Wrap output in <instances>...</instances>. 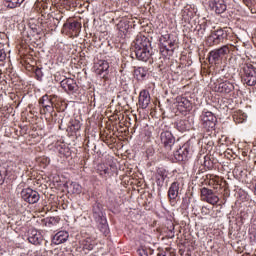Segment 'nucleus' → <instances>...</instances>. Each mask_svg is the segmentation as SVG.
Returning a JSON list of instances; mask_svg holds the SVG:
<instances>
[{
	"mask_svg": "<svg viewBox=\"0 0 256 256\" xmlns=\"http://www.w3.org/2000/svg\"><path fill=\"white\" fill-rule=\"evenodd\" d=\"M229 39V33H227V30L220 28L214 32H211V34L208 36V43L210 47H213L214 45H221V43H225Z\"/></svg>",
	"mask_w": 256,
	"mask_h": 256,
	"instance_id": "obj_1",
	"label": "nucleus"
},
{
	"mask_svg": "<svg viewBox=\"0 0 256 256\" xmlns=\"http://www.w3.org/2000/svg\"><path fill=\"white\" fill-rule=\"evenodd\" d=\"M242 81L248 87H255L256 85V68L252 64H245L243 66Z\"/></svg>",
	"mask_w": 256,
	"mask_h": 256,
	"instance_id": "obj_2",
	"label": "nucleus"
},
{
	"mask_svg": "<svg viewBox=\"0 0 256 256\" xmlns=\"http://www.w3.org/2000/svg\"><path fill=\"white\" fill-rule=\"evenodd\" d=\"M40 113L41 115H47V113H53L55 111V102L53 101V97L45 94L39 99Z\"/></svg>",
	"mask_w": 256,
	"mask_h": 256,
	"instance_id": "obj_3",
	"label": "nucleus"
},
{
	"mask_svg": "<svg viewBox=\"0 0 256 256\" xmlns=\"http://www.w3.org/2000/svg\"><path fill=\"white\" fill-rule=\"evenodd\" d=\"M202 126L206 131H211L215 129V125H217V117L211 111L204 110L201 115Z\"/></svg>",
	"mask_w": 256,
	"mask_h": 256,
	"instance_id": "obj_4",
	"label": "nucleus"
},
{
	"mask_svg": "<svg viewBox=\"0 0 256 256\" xmlns=\"http://www.w3.org/2000/svg\"><path fill=\"white\" fill-rule=\"evenodd\" d=\"M230 52L231 50L229 49V45H224L218 49H214L209 52V62L218 63V61H221L225 55H229Z\"/></svg>",
	"mask_w": 256,
	"mask_h": 256,
	"instance_id": "obj_5",
	"label": "nucleus"
},
{
	"mask_svg": "<svg viewBox=\"0 0 256 256\" xmlns=\"http://www.w3.org/2000/svg\"><path fill=\"white\" fill-rule=\"evenodd\" d=\"M200 197L201 201H204L205 203H209V205H217L219 203L220 199L219 196L215 195V192H213L212 189H209L207 187H203L200 190Z\"/></svg>",
	"mask_w": 256,
	"mask_h": 256,
	"instance_id": "obj_6",
	"label": "nucleus"
},
{
	"mask_svg": "<svg viewBox=\"0 0 256 256\" xmlns=\"http://www.w3.org/2000/svg\"><path fill=\"white\" fill-rule=\"evenodd\" d=\"M160 140L168 153H170V151H173L177 147V143H175V137L169 131L162 132L160 134Z\"/></svg>",
	"mask_w": 256,
	"mask_h": 256,
	"instance_id": "obj_7",
	"label": "nucleus"
},
{
	"mask_svg": "<svg viewBox=\"0 0 256 256\" xmlns=\"http://www.w3.org/2000/svg\"><path fill=\"white\" fill-rule=\"evenodd\" d=\"M21 197L26 203H29L30 205H35V203H38L39 199H41L39 192L31 188L23 189L21 191Z\"/></svg>",
	"mask_w": 256,
	"mask_h": 256,
	"instance_id": "obj_8",
	"label": "nucleus"
},
{
	"mask_svg": "<svg viewBox=\"0 0 256 256\" xmlns=\"http://www.w3.org/2000/svg\"><path fill=\"white\" fill-rule=\"evenodd\" d=\"M208 7L210 11H214L216 15H221L227 11V3H225V0H209Z\"/></svg>",
	"mask_w": 256,
	"mask_h": 256,
	"instance_id": "obj_9",
	"label": "nucleus"
},
{
	"mask_svg": "<svg viewBox=\"0 0 256 256\" xmlns=\"http://www.w3.org/2000/svg\"><path fill=\"white\" fill-rule=\"evenodd\" d=\"M173 155L176 161H185L189 156V146L184 145L179 147V145L176 144V148L173 149Z\"/></svg>",
	"mask_w": 256,
	"mask_h": 256,
	"instance_id": "obj_10",
	"label": "nucleus"
},
{
	"mask_svg": "<svg viewBox=\"0 0 256 256\" xmlns=\"http://www.w3.org/2000/svg\"><path fill=\"white\" fill-rule=\"evenodd\" d=\"M235 90V85L229 81L220 82L215 84L214 91L216 93H223L224 95H228Z\"/></svg>",
	"mask_w": 256,
	"mask_h": 256,
	"instance_id": "obj_11",
	"label": "nucleus"
},
{
	"mask_svg": "<svg viewBox=\"0 0 256 256\" xmlns=\"http://www.w3.org/2000/svg\"><path fill=\"white\" fill-rule=\"evenodd\" d=\"M60 86L66 93H76L77 89H79V86L77 85V82L75 79L72 78H66L60 82Z\"/></svg>",
	"mask_w": 256,
	"mask_h": 256,
	"instance_id": "obj_12",
	"label": "nucleus"
},
{
	"mask_svg": "<svg viewBox=\"0 0 256 256\" xmlns=\"http://www.w3.org/2000/svg\"><path fill=\"white\" fill-rule=\"evenodd\" d=\"M151 49V42L145 36H137L134 41V50Z\"/></svg>",
	"mask_w": 256,
	"mask_h": 256,
	"instance_id": "obj_13",
	"label": "nucleus"
},
{
	"mask_svg": "<svg viewBox=\"0 0 256 256\" xmlns=\"http://www.w3.org/2000/svg\"><path fill=\"white\" fill-rule=\"evenodd\" d=\"M96 67V74L100 75L102 79H107V75H109V62L100 60Z\"/></svg>",
	"mask_w": 256,
	"mask_h": 256,
	"instance_id": "obj_14",
	"label": "nucleus"
},
{
	"mask_svg": "<svg viewBox=\"0 0 256 256\" xmlns=\"http://www.w3.org/2000/svg\"><path fill=\"white\" fill-rule=\"evenodd\" d=\"M138 103L141 109H147L149 107V104L151 103V95L149 94V91L142 90L140 92Z\"/></svg>",
	"mask_w": 256,
	"mask_h": 256,
	"instance_id": "obj_15",
	"label": "nucleus"
},
{
	"mask_svg": "<svg viewBox=\"0 0 256 256\" xmlns=\"http://www.w3.org/2000/svg\"><path fill=\"white\" fill-rule=\"evenodd\" d=\"M67 241H69V232L67 231L57 232L52 239V243H54V245H61L63 243H67Z\"/></svg>",
	"mask_w": 256,
	"mask_h": 256,
	"instance_id": "obj_16",
	"label": "nucleus"
},
{
	"mask_svg": "<svg viewBox=\"0 0 256 256\" xmlns=\"http://www.w3.org/2000/svg\"><path fill=\"white\" fill-rule=\"evenodd\" d=\"M134 53H135L136 59H138V61L147 62L151 58V47L134 50Z\"/></svg>",
	"mask_w": 256,
	"mask_h": 256,
	"instance_id": "obj_17",
	"label": "nucleus"
},
{
	"mask_svg": "<svg viewBox=\"0 0 256 256\" xmlns=\"http://www.w3.org/2000/svg\"><path fill=\"white\" fill-rule=\"evenodd\" d=\"M180 185L179 182H173L168 189V199H170L172 203H175V200L179 197Z\"/></svg>",
	"mask_w": 256,
	"mask_h": 256,
	"instance_id": "obj_18",
	"label": "nucleus"
},
{
	"mask_svg": "<svg viewBox=\"0 0 256 256\" xmlns=\"http://www.w3.org/2000/svg\"><path fill=\"white\" fill-rule=\"evenodd\" d=\"M28 241L32 245H41V241H43V236L36 229L30 230L28 232Z\"/></svg>",
	"mask_w": 256,
	"mask_h": 256,
	"instance_id": "obj_19",
	"label": "nucleus"
},
{
	"mask_svg": "<svg viewBox=\"0 0 256 256\" xmlns=\"http://www.w3.org/2000/svg\"><path fill=\"white\" fill-rule=\"evenodd\" d=\"M92 215L95 221H101L102 219H105V216L103 215V205H101V203L96 202L93 205Z\"/></svg>",
	"mask_w": 256,
	"mask_h": 256,
	"instance_id": "obj_20",
	"label": "nucleus"
},
{
	"mask_svg": "<svg viewBox=\"0 0 256 256\" xmlns=\"http://www.w3.org/2000/svg\"><path fill=\"white\" fill-rule=\"evenodd\" d=\"M175 52V42L174 41H169L168 46L166 48L160 47V53L164 57H167V55H173Z\"/></svg>",
	"mask_w": 256,
	"mask_h": 256,
	"instance_id": "obj_21",
	"label": "nucleus"
},
{
	"mask_svg": "<svg viewBox=\"0 0 256 256\" xmlns=\"http://www.w3.org/2000/svg\"><path fill=\"white\" fill-rule=\"evenodd\" d=\"M83 249H86L87 251H93L95 248V245H97V240L93 237H87L82 241Z\"/></svg>",
	"mask_w": 256,
	"mask_h": 256,
	"instance_id": "obj_22",
	"label": "nucleus"
},
{
	"mask_svg": "<svg viewBox=\"0 0 256 256\" xmlns=\"http://www.w3.org/2000/svg\"><path fill=\"white\" fill-rule=\"evenodd\" d=\"M98 223V229L103 233V235L107 236L109 235V225L107 224V219L103 218L102 220H97Z\"/></svg>",
	"mask_w": 256,
	"mask_h": 256,
	"instance_id": "obj_23",
	"label": "nucleus"
},
{
	"mask_svg": "<svg viewBox=\"0 0 256 256\" xmlns=\"http://www.w3.org/2000/svg\"><path fill=\"white\" fill-rule=\"evenodd\" d=\"M233 119L235 123H243L244 121L247 120V114L241 110H237L233 114Z\"/></svg>",
	"mask_w": 256,
	"mask_h": 256,
	"instance_id": "obj_24",
	"label": "nucleus"
},
{
	"mask_svg": "<svg viewBox=\"0 0 256 256\" xmlns=\"http://www.w3.org/2000/svg\"><path fill=\"white\" fill-rule=\"evenodd\" d=\"M64 27H67L70 31H74V33H79L81 31V23L77 21L65 23Z\"/></svg>",
	"mask_w": 256,
	"mask_h": 256,
	"instance_id": "obj_25",
	"label": "nucleus"
},
{
	"mask_svg": "<svg viewBox=\"0 0 256 256\" xmlns=\"http://www.w3.org/2000/svg\"><path fill=\"white\" fill-rule=\"evenodd\" d=\"M134 75L138 81H143L147 77V70L143 67H138L134 70Z\"/></svg>",
	"mask_w": 256,
	"mask_h": 256,
	"instance_id": "obj_26",
	"label": "nucleus"
},
{
	"mask_svg": "<svg viewBox=\"0 0 256 256\" xmlns=\"http://www.w3.org/2000/svg\"><path fill=\"white\" fill-rule=\"evenodd\" d=\"M69 129L72 133H77V131H81V121L74 119L70 121Z\"/></svg>",
	"mask_w": 256,
	"mask_h": 256,
	"instance_id": "obj_27",
	"label": "nucleus"
},
{
	"mask_svg": "<svg viewBox=\"0 0 256 256\" xmlns=\"http://www.w3.org/2000/svg\"><path fill=\"white\" fill-rule=\"evenodd\" d=\"M177 127L180 131L184 132V131H189L191 124L189 123V120H180L177 123Z\"/></svg>",
	"mask_w": 256,
	"mask_h": 256,
	"instance_id": "obj_28",
	"label": "nucleus"
},
{
	"mask_svg": "<svg viewBox=\"0 0 256 256\" xmlns=\"http://www.w3.org/2000/svg\"><path fill=\"white\" fill-rule=\"evenodd\" d=\"M60 219L59 217H50L45 219L46 227H53V225H58Z\"/></svg>",
	"mask_w": 256,
	"mask_h": 256,
	"instance_id": "obj_29",
	"label": "nucleus"
},
{
	"mask_svg": "<svg viewBox=\"0 0 256 256\" xmlns=\"http://www.w3.org/2000/svg\"><path fill=\"white\" fill-rule=\"evenodd\" d=\"M23 1L25 0H6V4L9 9H15V7H19Z\"/></svg>",
	"mask_w": 256,
	"mask_h": 256,
	"instance_id": "obj_30",
	"label": "nucleus"
},
{
	"mask_svg": "<svg viewBox=\"0 0 256 256\" xmlns=\"http://www.w3.org/2000/svg\"><path fill=\"white\" fill-rule=\"evenodd\" d=\"M169 39H171V35H169V34L162 35L160 37V47L167 49V46L165 45V43H169V41H170Z\"/></svg>",
	"mask_w": 256,
	"mask_h": 256,
	"instance_id": "obj_31",
	"label": "nucleus"
},
{
	"mask_svg": "<svg viewBox=\"0 0 256 256\" xmlns=\"http://www.w3.org/2000/svg\"><path fill=\"white\" fill-rule=\"evenodd\" d=\"M245 4L250 9L251 13H256V0H245Z\"/></svg>",
	"mask_w": 256,
	"mask_h": 256,
	"instance_id": "obj_32",
	"label": "nucleus"
},
{
	"mask_svg": "<svg viewBox=\"0 0 256 256\" xmlns=\"http://www.w3.org/2000/svg\"><path fill=\"white\" fill-rule=\"evenodd\" d=\"M178 103L180 107H184L185 109H189L191 107V102L185 97L180 98Z\"/></svg>",
	"mask_w": 256,
	"mask_h": 256,
	"instance_id": "obj_33",
	"label": "nucleus"
},
{
	"mask_svg": "<svg viewBox=\"0 0 256 256\" xmlns=\"http://www.w3.org/2000/svg\"><path fill=\"white\" fill-rule=\"evenodd\" d=\"M98 171H101L100 175H109V168L105 167V164H100Z\"/></svg>",
	"mask_w": 256,
	"mask_h": 256,
	"instance_id": "obj_34",
	"label": "nucleus"
},
{
	"mask_svg": "<svg viewBox=\"0 0 256 256\" xmlns=\"http://www.w3.org/2000/svg\"><path fill=\"white\" fill-rule=\"evenodd\" d=\"M138 255H140V256H149V254L147 253V250H145V249H139L138 250Z\"/></svg>",
	"mask_w": 256,
	"mask_h": 256,
	"instance_id": "obj_35",
	"label": "nucleus"
},
{
	"mask_svg": "<svg viewBox=\"0 0 256 256\" xmlns=\"http://www.w3.org/2000/svg\"><path fill=\"white\" fill-rule=\"evenodd\" d=\"M73 187L76 190L75 193H81V185L73 184Z\"/></svg>",
	"mask_w": 256,
	"mask_h": 256,
	"instance_id": "obj_36",
	"label": "nucleus"
},
{
	"mask_svg": "<svg viewBox=\"0 0 256 256\" xmlns=\"http://www.w3.org/2000/svg\"><path fill=\"white\" fill-rule=\"evenodd\" d=\"M5 57H7V55L0 50V61H5Z\"/></svg>",
	"mask_w": 256,
	"mask_h": 256,
	"instance_id": "obj_37",
	"label": "nucleus"
},
{
	"mask_svg": "<svg viewBox=\"0 0 256 256\" xmlns=\"http://www.w3.org/2000/svg\"><path fill=\"white\" fill-rule=\"evenodd\" d=\"M211 183H216V185H219V180H218V178H212V179H210V185H211Z\"/></svg>",
	"mask_w": 256,
	"mask_h": 256,
	"instance_id": "obj_38",
	"label": "nucleus"
},
{
	"mask_svg": "<svg viewBox=\"0 0 256 256\" xmlns=\"http://www.w3.org/2000/svg\"><path fill=\"white\" fill-rule=\"evenodd\" d=\"M207 159H209V157L204 156V167H207Z\"/></svg>",
	"mask_w": 256,
	"mask_h": 256,
	"instance_id": "obj_39",
	"label": "nucleus"
},
{
	"mask_svg": "<svg viewBox=\"0 0 256 256\" xmlns=\"http://www.w3.org/2000/svg\"><path fill=\"white\" fill-rule=\"evenodd\" d=\"M49 97H52V101H53V99H56V98H57L56 95H51V96H49Z\"/></svg>",
	"mask_w": 256,
	"mask_h": 256,
	"instance_id": "obj_40",
	"label": "nucleus"
},
{
	"mask_svg": "<svg viewBox=\"0 0 256 256\" xmlns=\"http://www.w3.org/2000/svg\"><path fill=\"white\" fill-rule=\"evenodd\" d=\"M205 211H207V208L203 207L202 208V213H205Z\"/></svg>",
	"mask_w": 256,
	"mask_h": 256,
	"instance_id": "obj_41",
	"label": "nucleus"
},
{
	"mask_svg": "<svg viewBox=\"0 0 256 256\" xmlns=\"http://www.w3.org/2000/svg\"><path fill=\"white\" fill-rule=\"evenodd\" d=\"M166 47H169V42H165Z\"/></svg>",
	"mask_w": 256,
	"mask_h": 256,
	"instance_id": "obj_42",
	"label": "nucleus"
},
{
	"mask_svg": "<svg viewBox=\"0 0 256 256\" xmlns=\"http://www.w3.org/2000/svg\"><path fill=\"white\" fill-rule=\"evenodd\" d=\"M157 256H166L165 254H158Z\"/></svg>",
	"mask_w": 256,
	"mask_h": 256,
	"instance_id": "obj_43",
	"label": "nucleus"
},
{
	"mask_svg": "<svg viewBox=\"0 0 256 256\" xmlns=\"http://www.w3.org/2000/svg\"><path fill=\"white\" fill-rule=\"evenodd\" d=\"M44 161H46V162H47V158H45V159H44Z\"/></svg>",
	"mask_w": 256,
	"mask_h": 256,
	"instance_id": "obj_44",
	"label": "nucleus"
},
{
	"mask_svg": "<svg viewBox=\"0 0 256 256\" xmlns=\"http://www.w3.org/2000/svg\"><path fill=\"white\" fill-rule=\"evenodd\" d=\"M162 179L165 180V178L162 176Z\"/></svg>",
	"mask_w": 256,
	"mask_h": 256,
	"instance_id": "obj_45",
	"label": "nucleus"
}]
</instances>
